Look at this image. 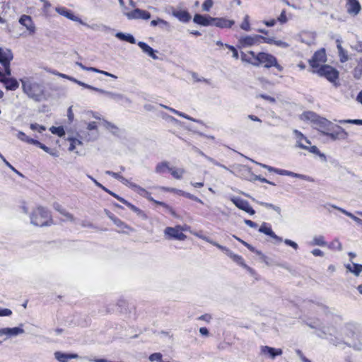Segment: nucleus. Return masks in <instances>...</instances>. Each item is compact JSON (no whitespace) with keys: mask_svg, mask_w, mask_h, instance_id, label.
<instances>
[{"mask_svg":"<svg viewBox=\"0 0 362 362\" xmlns=\"http://www.w3.org/2000/svg\"><path fill=\"white\" fill-rule=\"evenodd\" d=\"M148 359L151 361H156L158 362H163L162 360V354L160 353H153L149 356Z\"/></svg>","mask_w":362,"mask_h":362,"instance_id":"51","label":"nucleus"},{"mask_svg":"<svg viewBox=\"0 0 362 362\" xmlns=\"http://www.w3.org/2000/svg\"><path fill=\"white\" fill-rule=\"evenodd\" d=\"M362 76V68L358 63L357 66L354 69V77L356 79L361 78Z\"/></svg>","mask_w":362,"mask_h":362,"instance_id":"53","label":"nucleus"},{"mask_svg":"<svg viewBox=\"0 0 362 362\" xmlns=\"http://www.w3.org/2000/svg\"><path fill=\"white\" fill-rule=\"evenodd\" d=\"M293 132L296 138L297 147L301 149L308 150L310 153L321 156L320 152L316 146H308L301 141V139H304L306 144H310V141L300 131L294 129ZM322 156H324V155L322 154Z\"/></svg>","mask_w":362,"mask_h":362,"instance_id":"6","label":"nucleus"},{"mask_svg":"<svg viewBox=\"0 0 362 362\" xmlns=\"http://www.w3.org/2000/svg\"><path fill=\"white\" fill-rule=\"evenodd\" d=\"M19 23L22 25L26 28L30 33H34L35 32V26L32 20V18L28 15H23L19 18Z\"/></svg>","mask_w":362,"mask_h":362,"instance_id":"17","label":"nucleus"},{"mask_svg":"<svg viewBox=\"0 0 362 362\" xmlns=\"http://www.w3.org/2000/svg\"><path fill=\"white\" fill-rule=\"evenodd\" d=\"M172 168L169 166V163L167 161L161 162L157 164L156 167V172L157 173H163L166 170H171Z\"/></svg>","mask_w":362,"mask_h":362,"instance_id":"37","label":"nucleus"},{"mask_svg":"<svg viewBox=\"0 0 362 362\" xmlns=\"http://www.w3.org/2000/svg\"><path fill=\"white\" fill-rule=\"evenodd\" d=\"M345 267L349 272L356 276H359L362 272V264H360L351 262V264H346Z\"/></svg>","mask_w":362,"mask_h":362,"instance_id":"28","label":"nucleus"},{"mask_svg":"<svg viewBox=\"0 0 362 362\" xmlns=\"http://www.w3.org/2000/svg\"><path fill=\"white\" fill-rule=\"evenodd\" d=\"M130 188L132 189L133 190L136 191L140 195L147 198L148 199L149 197H151L150 196V193L148 191H146L144 188L140 187L139 185H138L136 184H131Z\"/></svg>","mask_w":362,"mask_h":362,"instance_id":"33","label":"nucleus"},{"mask_svg":"<svg viewBox=\"0 0 362 362\" xmlns=\"http://www.w3.org/2000/svg\"><path fill=\"white\" fill-rule=\"evenodd\" d=\"M0 82L4 83L6 88L9 90H15L19 87V83L14 78L3 77L0 78Z\"/></svg>","mask_w":362,"mask_h":362,"instance_id":"21","label":"nucleus"},{"mask_svg":"<svg viewBox=\"0 0 362 362\" xmlns=\"http://www.w3.org/2000/svg\"><path fill=\"white\" fill-rule=\"evenodd\" d=\"M327 243L325 240V238L322 235H316L314 236L312 241L310 242V245H318V246H325Z\"/></svg>","mask_w":362,"mask_h":362,"instance_id":"38","label":"nucleus"},{"mask_svg":"<svg viewBox=\"0 0 362 362\" xmlns=\"http://www.w3.org/2000/svg\"><path fill=\"white\" fill-rule=\"evenodd\" d=\"M333 124H334L328 119L319 117L314 125L315 128L322 134L327 136V133L333 129Z\"/></svg>","mask_w":362,"mask_h":362,"instance_id":"9","label":"nucleus"},{"mask_svg":"<svg viewBox=\"0 0 362 362\" xmlns=\"http://www.w3.org/2000/svg\"><path fill=\"white\" fill-rule=\"evenodd\" d=\"M335 332L336 331L334 328L323 327L322 329H320L317 334L321 338H327L328 335L332 336L335 334Z\"/></svg>","mask_w":362,"mask_h":362,"instance_id":"35","label":"nucleus"},{"mask_svg":"<svg viewBox=\"0 0 362 362\" xmlns=\"http://www.w3.org/2000/svg\"><path fill=\"white\" fill-rule=\"evenodd\" d=\"M213 6L212 0H206L202 4V9L205 11H209Z\"/></svg>","mask_w":362,"mask_h":362,"instance_id":"56","label":"nucleus"},{"mask_svg":"<svg viewBox=\"0 0 362 362\" xmlns=\"http://www.w3.org/2000/svg\"><path fill=\"white\" fill-rule=\"evenodd\" d=\"M49 130L52 134L61 137L65 135V131L62 127H52Z\"/></svg>","mask_w":362,"mask_h":362,"instance_id":"47","label":"nucleus"},{"mask_svg":"<svg viewBox=\"0 0 362 362\" xmlns=\"http://www.w3.org/2000/svg\"><path fill=\"white\" fill-rule=\"evenodd\" d=\"M288 176L299 178V179L304 180H306V181H308V182H313L314 181L313 178H312L310 176H308V175H305L296 173H293V172H291V171L288 172Z\"/></svg>","mask_w":362,"mask_h":362,"instance_id":"44","label":"nucleus"},{"mask_svg":"<svg viewBox=\"0 0 362 362\" xmlns=\"http://www.w3.org/2000/svg\"><path fill=\"white\" fill-rule=\"evenodd\" d=\"M88 130L92 132L91 134H88V141L95 140L98 136V130L97 129V124L95 122H91L88 124Z\"/></svg>","mask_w":362,"mask_h":362,"instance_id":"27","label":"nucleus"},{"mask_svg":"<svg viewBox=\"0 0 362 362\" xmlns=\"http://www.w3.org/2000/svg\"><path fill=\"white\" fill-rule=\"evenodd\" d=\"M122 203L124 204L127 207H129L134 212L136 213L139 216L146 217L145 214L144 213L143 211H141L138 207L133 205L126 199H122Z\"/></svg>","mask_w":362,"mask_h":362,"instance_id":"36","label":"nucleus"},{"mask_svg":"<svg viewBox=\"0 0 362 362\" xmlns=\"http://www.w3.org/2000/svg\"><path fill=\"white\" fill-rule=\"evenodd\" d=\"M264 42L270 44V45L274 44V45H275L278 47H282V48H287L289 47V44H288L287 42L282 41V40H276L274 39V37H265V38H264Z\"/></svg>","mask_w":362,"mask_h":362,"instance_id":"30","label":"nucleus"},{"mask_svg":"<svg viewBox=\"0 0 362 362\" xmlns=\"http://www.w3.org/2000/svg\"><path fill=\"white\" fill-rule=\"evenodd\" d=\"M264 36L259 35H243L238 40V47L239 48H245L254 45H259L264 42Z\"/></svg>","mask_w":362,"mask_h":362,"instance_id":"5","label":"nucleus"},{"mask_svg":"<svg viewBox=\"0 0 362 362\" xmlns=\"http://www.w3.org/2000/svg\"><path fill=\"white\" fill-rule=\"evenodd\" d=\"M337 49L340 62L341 63L347 62L349 59L347 51L345 50L342 47H339Z\"/></svg>","mask_w":362,"mask_h":362,"instance_id":"42","label":"nucleus"},{"mask_svg":"<svg viewBox=\"0 0 362 362\" xmlns=\"http://www.w3.org/2000/svg\"><path fill=\"white\" fill-rule=\"evenodd\" d=\"M23 92L35 101H41L44 97L43 86L30 80H21Z\"/></svg>","mask_w":362,"mask_h":362,"instance_id":"2","label":"nucleus"},{"mask_svg":"<svg viewBox=\"0 0 362 362\" xmlns=\"http://www.w3.org/2000/svg\"><path fill=\"white\" fill-rule=\"evenodd\" d=\"M138 46L142 49L144 52L147 54L149 57H152L153 59H157L158 56L156 54V51H155L152 47L148 45L146 42H139Z\"/></svg>","mask_w":362,"mask_h":362,"instance_id":"26","label":"nucleus"},{"mask_svg":"<svg viewBox=\"0 0 362 362\" xmlns=\"http://www.w3.org/2000/svg\"><path fill=\"white\" fill-rule=\"evenodd\" d=\"M53 208L57 211L59 213H60L62 215L63 214V212H64V211L66 210L65 209H64L61 204H59V203L57 202H55L53 204Z\"/></svg>","mask_w":362,"mask_h":362,"instance_id":"60","label":"nucleus"},{"mask_svg":"<svg viewBox=\"0 0 362 362\" xmlns=\"http://www.w3.org/2000/svg\"><path fill=\"white\" fill-rule=\"evenodd\" d=\"M212 18L211 16H204L201 14H196L194 16V22L203 26L212 25Z\"/></svg>","mask_w":362,"mask_h":362,"instance_id":"22","label":"nucleus"},{"mask_svg":"<svg viewBox=\"0 0 362 362\" xmlns=\"http://www.w3.org/2000/svg\"><path fill=\"white\" fill-rule=\"evenodd\" d=\"M248 54L255 59V66L263 65L267 69L274 66L279 71H283V67L278 63L276 58L271 54L266 52H259L258 54H255L253 51L248 52Z\"/></svg>","mask_w":362,"mask_h":362,"instance_id":"1","label":"nucleus"},{"mask_svg":"<svg viewBox=\"0 0 362 362\" xmlns=\"http://www.w3.org/2000/svg\"><path fill=\"white\" fill-rule=\"evenodd\" d=\"M235 24L233 20H228L225 18H213L212 25L220 28H231Z\"/></svg>","mask_w":362,"mask_h":362,"instance_id":"16","label":"nucleus"},{"mask_svg":"<svg viewBox=\"0 0 362 362\" xmlns=\"http://www.w3.org/2000/svg\"><path fill=\"white\" fill-rule=\"evenodd\" d=\"M259 204L262 206H264L267 209H273L274 211H275L279 215H281V208L278 206H276V205H274L272 204H270V203H266V202H259Z\"/></svg>","mask_w":362,"mask_h":362,"instance_id":"46","label":"nucleus"},{"mask_svg":"<svg viewBox=\"0 0 362 362\" xmlns=\"http://www.w3.org/2000/svg\"><path fill=\"white\" fill-rule=\"evenodd\" d=\"M225 47L232 52L233 57L234 59H238L239 58L238 52L234 46L230 45L228 44H225Z\"/></svg>","mask_w":362,"mask_h":362,"instance_id":"54","label":"nucleus"},{"mask_svg":"<svg viewBox=\"0 0 362 362\" xmlns=\"http://www.w3.org/2000/svg\"><path fill=\"white\" fill-rule=\"evenodd\" d=\"M213 245L216 246V247H218V249H220L221 250H222L223 252H225V254H226V255H228V252L230 251V250L229 249H228L227 247H224V246H223V245H221L218 244V243H216V242H215V243H214V245Z\"/></svg>","mask_w":362,"mask_h":362,"instance_id":"62","label":"nucleus"},{"mask_svg":"<svg viewBox=\"0 0 362 362\" xmlns=\"http://www.w3.org/2000/svg\"><path fill=\"white\" fill-rule=\"evenodd\" d=\"M243 245L247 247L250 251L255 252L258 255H262V252L259 250H255V248L251 245L248 244L246 242H243Z\"/></svg>","mask_w":362,"mask_h":362,"instance_id":"58","label":"nucleus"},{"mask_svg":"<svg viewBox=\"0 0 362 362\" xmlns=\"http://www.w3.org/2000/svg\"><path fill=\"white\" fill-rule=\"evenodd\" d=\"M259 232L270 236L279 243H281L283 241V239L281 237L276 235L272 230L271 226L267 223H263L261 225L259 228Z\"/></svg>","mask_w":362,"mask_h":362,"instance_id":"18","label":"nucleus"},{"mask_svg":"<svg viewBox=\"0 0 362 362\" xmlns=\"http://www.w3.org/2000/svg\"><path fill=\"white\" fill-rule=\"evenodd\" d=\"M320 116L316 115L315 112L311 111H308L303 112L300 115V119L304 121H310L315 124L316 123V120L319 118Z\"/></svg>","mask_w":362,"mask_h":362,"instance_id":"29","label":"nucleus"},{"mask_svg":"<svg viewBox=\"0 0 362 362\" xmlns=\"http://www.w3.org/2000/svg\"><path fill=\"white\" fill-rule=\"evenodd\" d=\"M25 332L24 329L21 327H4L0 329V337L6 336V339L16 337Z\"/></svg>","mask_w":362,"mask_h":362,"instance_id":"14","label":"nucleus"},{"mask_svg":"<svg viewBox=\"0 0 362 362\" xmlns=\"http://www.w3.org/2000/svg\"><path fill=\"white\" fill-rule=\"evenodd\" d=\"M171 172L172 175L177 180H180L182 178L183 174L185 173V170L182 168H176L170 170Z\"/></svg>","mask_w":362,"mask_h":362,"instance_id":"45","label":"nucleus"},{"mask_svg":"<svg viewBox=\"0 0 362 362\" xmlns=\"http://www.w3.org/2000/svg\"><path fill=\"white\" fill-rule=\"evenodd\" d=\"M82 25L95 31L107 32L110 30V28L108 26L101 23H93L92 25H88L86 23H85V24Z\"/></svg>","mask_w":362,"mask_h":362,"instance_id":"32","label":"nucleus"},{"mask_svg":"<svg viewBox=\"0 0 362 362\" xmlns=\"http://www.w3.org/2000/svg\"><path fill=\"white\" fill-rule=\"evenodd\" d=\"M327 136L332 141H344L349 137V134L341 127L333 124V129L327 133Z\"/></svg>","mask_w":362,"mask_h":362,"instance_id":"8","label":"nucleus"},{"mask_svg":"<svg viewBox=\"0 0 362 362\" xmlns=\"http://www.w3.org/2000/svg\"><path fill=\"white\" fill-rule=\"evenodd\" d=\"M359 326L355 323H347L345 325V329L346 332H349L352 337H354L356 334V332L358 330Z\"/></svg>","mask_w":362,"mask_h":362,"instance_id":"39","label":"nucleus"},{"mask_svg":"<svg viewBox=\"0 0 362 362\" xmlns=\"http://www.w3.org/2000/svg\"><path fill=\"white\" fill-rule=\"evenodd\" d=\"M17 138L20 139L21 141H23L24 142L33 144L35 139H31L28 137L24 132H18V133L16 135Z\"/></svg>","mask_w":362,"mask_h":362,"instance_id":"43","label":"nucleus"},{"mask_svg":"<svg viewBox=\"0 0 362 362\" xmlns=\"http://www.w3.org/2000/svg\"><path fill=\"white\" fill-rule=\"evenodd\" d=\"M148 200L151 201V202H153V203L156 204H158L160 206H163L164 208H165L168 211H169L171 214H174V211L172 209V208L170 206H169L168 204H166L165 202H158V201H156L155 200L153 197H149L148 198Z\"/></svg>","mask_w":362,"mask_h":362,"instance_id":"50","label":"nucleus"},{"mask_svg":"<svg viewBox=\"0 0 362 362\" xmlns=\"http://www.w3.org/2000/svg\"><path fill=\"white\" fill-rule=\"evenodd\" d=\"M284 243L288 246L292 247L293 249L297 250L298 248V245L294 241L289 240V239H285Z\"/></svg>","mask_w":362,"mask_h":362,"instance_id":"59","label":"nucleus"},{"mask_svg":"<svg viewBox=\"0 0 362 362\" xmlns=\"http://www.w3.org/2000/svg\"><path fill=\"white\" fill-rule=\"evenodd\" d=\"M326 61V54L325 49L317 51L309 61L310 65L314 69H319L322 65L320 63Z\"/></svg>","mask_w":362,"mask_h":362,"instance_id":"12","label":"nucleus"},{"mask_svg":"<svg viewBox=\"0 0 362 362\" xmlns=\"http://www.w3.org/2000/svg\"><path fill=\"white\" fill-rule=\"evenodd\" d=\"M172 15L184 23L188 22L191 18L189 13L187 11L183 10H173Z\"/></svg>","mask_w":362,"mask_h":362,"instance_id":"25","label":"nucleus"},{"mask_svg":"<svg viewBox=\"0 0 362 362\" xmlns=\"http://www.w3.org/2000/svg\"><path fill=\"white\" fill-rule=\"evenodd\" d=\"M339 124H362V119H341L339 120Z\"/></svg>","mask_w":362,"mask_h":362,"instance_id":"52","label":"nucleus"},{"mask_svg":"<svg viewBox=\"0 0 362 362\" xmlns=\"http://www.w3.org/2000/svg\"><path fill=\"white\" fill-rule=\"evenodd\" d=\"M62 215L66 217L67 221H69L71 222H74L75 221L74 216L69 212H68L66 210H65L64 212H63Z\"/></svg>","mask_w":362,"mask_h":362,"instance_id":"63","label":"nucleus"},{"mask_svg":"<svg viewBox=\"0 0 362 362\" xmlns=\"http://www.w3.org/2000/svg\"><path fill=\"white\" fill-rule=\"evenodd\" d=\"M332 207L339 210V211H341V213H343L346 216L350 217L351 219H353L357 223H358L360 225H362V219H361V218H358L357 216H354L353 214L346 211L345 209H344L342 208L338 207V206H337L335 205H332Z\"/></svg>","mask_w":362,"mask_h":362,"instance_id":"34","label":"nucleus"},{"mask_svg":"<svg viewBox=\"0 0 362 362\" xmlns=\"http://www.w3.org/2000/svg\"><path fill=\"white\" fill-rule=\"evenodd\" d=\"M230 200L238 209L248 213L250 215H254L255 214V210L251 207L247 200L235 197H232Z\"/></svg>","mask_w":362,"mask_h":362,"instance_id":"11","label":"nucleus"},{"mask_svg":"<svg viewBox=\"0 0 362 362\" xmlns=\"http://www.w3.org/2000/svg\"><path fill=\"white\" fill-rule=\"evenodd\" d=\"M31 223L37 226H47L53 224L50 212L45 208L39 206L30 216Z\"/></svg>","mask_w":362,"mask_h":362,"instance_id":"3","label":"nucleus"},{"mask_svg":"<svg viewBox=\"0 0 362 362\" xmlns=\"http://www.w3.org/2000/svg\"><path fill=\"white\" fill-rule=\"evenodd\" d=\"M124 15H125L128 19H144L148 20L151 18V13L146 11L141 10L139 8H135L134 10L127 12L124 11Z\"/></svg>","mask_w":362,"mask_h":362,"instance_id":"10","label":"nucleus"},{"mask_svg":"<svg viewBox=\"0 0 362 362\" xmlns=\"http://www.w3.org/2000/svg\"><path fill=\"white\" fill-rule=\"evenodd\" d=\"M228 256L241 267L245 264L243 258L238 255L234 254L231 250L228 252Z\"/></svg>","mask_w":362,"mask_h":362,"instance_id":"40","label":"nucleus"},{"mask_svg":"<svg viewBox=\"0 0 362 362\" xmlns=\"http://www.w3.org/2000/svg\"><path fill=\"white\" fill-rule=\"evenodd\" d=\"M12 315V311L8 308L0 309V316H10Z\"/></svg>","mask_w":362,"mask_h":362,"instance_id":"61","label":"nucleus"},{"mask_svg":"<svg viewBox=\"0 0 362 362\" xmlns=\"http://www.w3.org/2000/svg\"><path fill=\"white\" fill-rule=\"evenodd\" d=\"M278 21L281 23H285L287 21V18H286V11H282L281 15L278 18Z\"/></svg>","mask_w":362,"mask_h":362,"instance_id":"64","label":"nucleus"},{"mask_svg":"<svg viewBox=\"0 0 362 362\" xmlns=\"http://www.w3.org/2000/svg\"><path fill=\"white\" fill-rule=\"evenodd\" d=\"M55 358L59 362H67L72 358H78L79 356L76 354H66L61 351H56L54 353Z\"/></svg>","mask_w":362,"mask_h":362,"instance_id":"24","label":"nucleus"},{"mask_svg":"<svg viewBox=\"0 0 362 362\" xmlns=\"http://www.w3.org/2000/svg\"><path fill=\"white\" fill-rule=\"evenodd\" d=\"M55 11L59 15H62L71 21H73L74 22H78L80 24H85V22L83 21L81 19V18L76 16L71 10H69L65 7H62V6L56 7Z\"/></svg>","mask_w":362,"mask_h":362,"instance_id":"13","label":"nucleus"},{"mask_svg":"<svg viewBox=\"0 0 362 362\" xmlns=\"http://www.w3.org/2000/svg\"><path fill=\"white\" fill-rule=\"evenodd\" d=\"M13 57V54L10 49L0 47V63L2 65L10 64Z\"/></svg>","mask_w":362,"mask_h":362,"instance_id":"20","label":"nucleus"},{"mask_svg":"<svg viewBox=\"0 0 362 362\" xmlns=\"http://www.w3.org/2000/svg\"><path fill=\"white\" fill-rule=\"evenodd\" d=\"M313 72L317 73L321 77H325L335 86L338 85L339 73L332 66L327 64L322 65L319 69L313 70Z\"/></svg>","mask_w":362,"mask_h":362,"instance_id":"4","label":"nucleus"},{"mask_svg":"<svg viewBox=\"0 0 362 362\" xmlns=\"http://www.w3.org/2000/svg\"><path fill=\"white\" fill-rule=\"evenodd\" d=\"M347 11L350 14L357 15L361 11V5L358 0H348Z\"/></svg>","mask_w":362,"mask_h":362,"instance_id":"23","label":"nucleus"},{"mask_svg":"<svg viewBox=\"0 0 362 362\" xmlns=\"http://www.w3.org/2000/svg\"><path fill=\"white\" fill-rule=\"evenodd\" d=\"M30 129L33 131H37L40 133L42 132L43 131H45L46 129L45 126L40 125L37 123L31 124Z\"/></svg>","mask_w":362,"mask_h":362,"instance_id":"55","label":"nucleus"},{"mask_svg":"<svg viewBox=\"0 0 362 362\" xmlns=\"http://www.w3.org/2000/svg\"><path fill=\"white\" fill-rule=\"evenodd\" d=\"M248 55H250V54H247L243 52H241V53H240L241 60L244 62H247V63L250 64L254 66L255 59H253V57L252 56L249 57Z\"/></svg>","mask_w":362,"mask_h":362,"instance_id":"49","label":"nucleus"},{"mask_svg":"<svg viewBox=\"0 0 362 362\" xmlns=\"http://www.w3.org/2000/svg\"><path fill=\"white\" fill-rule=\"evenodd\" d=\"M260 350L262 354L268 355L272 359H274L277 356H281L283 353L281 349H275L268 346H262Z\"/></svg>","mask_w":362,"mask_h":362,"instance_id":"15","label":"nucleus"},{"mask_svg":"<svg viewBox=\"0 0 362 362\" xmlns=\"http://www.w3.org/2000/svg\"><path fill=\"white\" fill-rule=\"evenodd\" d=\"M33 145L38 146L39 148H40L41 149H42L43 151H45L47 153L49 152L50 148H48L47 146H46L45 144L40 143L37 140L35 141Z\"/></svg>","mask_w":362,"mask_h":362,"instance_id":"57","label":"nucleus"},{"mask_svg":"<svg viewBox=\"0 0 362 362\" xmlns=\"http://www.w3.org/2000/svg\"><path fill=\"white\" fill-rule=\"evenodd\" d=\"M183 228L181 226L175 227H166L164 230V237L166 240H185L187 235L182 233Z\"/></svg>","mask_w":362,"mask_h":362,"instance_id":"7","label":"nucleus"},{"mask_svg":"<svg viewBox=\"0 0 362 362\" xmlns=\"http://www.w3.org/2000/svg\"><path fill=\"white\" fill-rule=\"evenodd\" d=\"M240 28L245 31L251 30V27H250V22H249V16L248 15H246L244 17L243 21L240 24Z\"/></svg>","mask_w":362,"mask_h":362,"instance_id":"48","label":"nucleus"},{"mask_svg":"<svg viewBox=\"0 0 362 362\" xmlns=\"http://www.w3.org/2000/svg\"><path fill=\"white\" fill-rule=\"evenodd\" d=\"M109 218L113 221V223L119 228H120L121 229H124V228H130L127 224H125L122 221H121L120 219H119L118 218L115 217V216H113L112 214L111 215H109Z\"/></svg>","mask_w":362,"mask_h":362,"instance_id":"41","label":"nucleus"},{"mask_svg":"<svg viewBox=\"0 0 362 362\" xmlns=\"http://www.w3.org/2000/svg\"><path fill=\"white\" fill-rule=\"evenodd\" d=\"M115 37L120 40L128 42L131 44H135L136 40L134 36L129 33H123L121 32L117 33Z\"/></svg>","mask_w":362,"mask_h":362,"instance_id":"31","label":"nucleus"},{"mask_svg":"<svg viewBox=\"0 0 362 362\" xmlns=\"http://www.w3.org/2000/svg\"><path fill=\"white\" fill-rule=\"evenodd\" d=\"M107 96L116 102H122L124 105H131L132 100L123 94L108 91Z\"/></svg>","mask_w":362,"mask_h":362,"instance_id":"19","label":"nucleus"}]
</instances>
